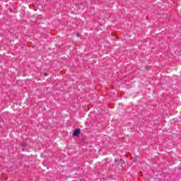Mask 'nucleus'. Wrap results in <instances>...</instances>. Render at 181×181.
Instances as JSON below:
<instances>
[{
  "label": "nucleus",
  "instance_id": "nucleus-4",
  "mask_svg": "<svg viewBox=\"0 0 181 181\" xmlns=\"http://www.w3.org/2000/svg\"><path fill=\"white\" fill-rule=\"evenodd\" d=\"M23 151H25V148H23Z\"/></svg>",
  "mask_w": 181,
  "mask_h": 181
},
{
  "label": "nucleus",
  "instance_id": "nucleus-3",
  "mask_svg": "<svg viewBox=\"0 0 181 181\" xmlns=\"http://www.w3.org/2000/svg\"><path fill=\"white\" fill-rule=\"evenodd\" d=\"M21 146H23V148H25V147L28 146V144H26V143H21Z\"/></svg>",
  "mask_w": 181,
  "mask_h": 181
},
{
  "label": "nucleus",
  "instance_id": "nucleus-5",
  "mask_svg": "<svg viewBox=\"0 0 181 181\" xmlns=\"http://www.w3.org/2000/svg\"><path fill=\"white\" fill-rule=\"evenodd\" d=\"M45 76H47V74H45Z\"/></svg>",
  "mask_w": 181,
  "mask_h": 181
},
{
  "label": "nucleus",
  "instance_id": "nucleus-2",
  "mask_svg": "<svg viewBox=\"0 0 181 181\" xmlns=\"http://www.w3.org/2000/svg\"><path fill=\"white\" fill-rule=\"evenodd\" d=\"M115 163H116V165L118 166V165H121V163H122V159H118V160H115Z\"/></svg>",
  "mask_w": 181,
  "mask_h": 181
},
{
  "label": "nucleus",
  "instance_id": "nucleus-1",
  "mask_svg": "<svg viewBox=\"0 0 181 181\" xmlns=\"http://www.w3.org/2000/svg\"><path fill=\"white\" fill-rule=\"evenodd\" d=\"M81 132L80 129H76L74 131L73 136H78L79 134Z\"/></svg>",
  "mask_w": 181,
  "mask_h": 181
}]
</instances>
